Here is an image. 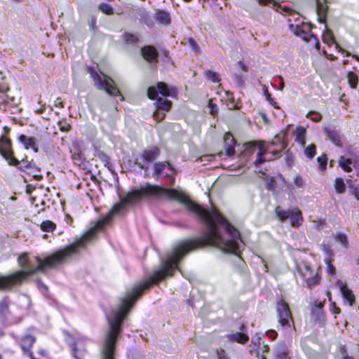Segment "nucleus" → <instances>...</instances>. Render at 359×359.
I'll return each instance as SVG.
<instances>
[{
    "instance_id": "nucleus-31",
    "label": "nucleus",
    "mask_w": 359,
    "mask_h": 359,
    "mask_svg": "<svg viewBox=\"0 0 359 359\" xmlns=\"http://www.w3.org/2000/svg\"><path fill=\"white\" fill-rule=\"evenodd\" d=\"M98 8L105 15L114 14V8L107 3H100Z\"/></svg>"
},
{
    "instance_id": "nucleus-56",
    "label": "nucleus",
    "mask_w": 359,
    "mask_h": 359,
    "mask_svg": "<svg viewBox=\"0 0 359 359\" xmlns=\"http://www.w3.org/2000/svg\"><path fill=\"white\" fill-rule=\"evenodd\" d=\"M329 36H333L330 33H328L326 36H323V42L327 43L330 46L332 43Z\"/></svg>"
},
{
    "instance_id": "nucleus-30",
    "label": "nucleus",
    "mask_w": 359,
    "mask_h": 359,
    "mask_svg": "<svg viewBox=\"0 0 359 359\" xmlns=\"http://www.w3.org/2000/svg\"><path fill=\"white\" fill-rule=\"evenodd\" d=\"M157 90L158 93L165 97H167L170 95V91L168 90V86L164 82H158L157 83Z\"/></svg>"
},
{
    "instance_id": "nucleus-9",
    "label": "nucleus",
    "mask_w": 359,
    "mask_h": 359,
    "mask_svg": "<svg viewBox=\"0 0 359 359\" xmlns=\"http://www.w3.org/2000/svg\"><path fill=\"white\" fill-rule=\"evenodd\" d=\"M67 342L71 346L72 355L76 359H82L86 354V349L83 346V341L82 339H78L74 341L69 334H67Z\"/></svg>"
},
{
    "instance_id": "nucleus-29",
    "label": "nucleus",
    "mask_w": 359,
    "mask_h": 359,
    "mask_svg": "<svg viewBox=\"0 0 359 359\" xmlns=\"http://www.w3.org/2000/svg\"><path fill=\"white\" fill-rule=\"evenodd\" d=\"M159 155V149L157 147H151L148 149H145L141 157H156Z\"/></svg>"
},
{
    "instance_id": "nucleus-49",
    "label": "nucleus",
    "mask_w": 359,
    "mask_h": 359,
    "mask_svg": "<svg viewBox=\"0 0 359 359\" xmlns=\"http://www.w3.org/2000/svg\"><path fill=\"white\" fill-rule=\"evenodd\" d=\"M327 264V272L329 275L333 276L335 273V268L334 266L331 264L330 261H327L326 262Z\"/></svg>"
},
{
    "instance_id": "nucleus-27",
    "label": "nucleus",
    "mask_w": 359,
    "mask_h": 359,
    "mask_svg": "<svg viewBox=\"0 0 359 359\" xmlns=\"http://www.w3.org/2000/svg\"><path fill=\"white\" fill-rule=\"evenodd\" d=\"M154 168V174L158 175L160 174L165 168H168L169 170H172L171 165L168 161H164L162 163H156L153 165Z\"/></svg>"
},
{
    "instance_id": "nucleus-18",
    "label": "nucleus",
    "mask_w": 359,
    "mask_h": 359,
    "mask_svg": "<svg viewBox=\"0 0 359 359\" xmlns=\"http://www.w3.org/2000/svg\"><path fill=\"white\" fill-rule=\"evenodd\" d=\"M340 291L341 295L345 301L351 306L355 302V295L351 290H350L346 285L341 283L340 285Z\"/></svg>"
},
{
    "instance_id": "nucleus-8",
    "label": "nucleus",
    "mask_w": 359,
    "mask_h": 359,
    "mask_svg": "<svg viewBox=\"0 0 359 359\" xmlns=\"http://www.w3.org/2000/svg\"><path fill=\"white\" fill-rule=\"evenodd\" d=\"M17 140L24 149L27 151L31 150L34 153L39 151V140L36 137L20 134L17 137Z\"/></svg>"
},
{
    "instance_id": "nucleus-53",
    "label": "nucleus",
    "mask_w": 359,
    "mask_h": 359,
    "mask_svg": "<svg viewBox=\"0 0 359 359\" xmlns=\"http://www.w3.org/2000/svg\"><path fill=\"white\" fill-rule=\"evenodd\" d=\"M208 107L210 109V114L213 116L216 115L218 111L217 107L215 104L209 103Z\"/></svg>"
},
{
    "instance_id": "nucleus-37",
    "label": "nucleus",
    "mask_w": 359,
    "mask_h": 359,
    "mask_svg": "<svg viewBox=\"0 0 359 359\" xmlns=\"http://www.w3.org/2000/svg\"><path fill=\"white\" fill-rule=\"evenodd\" d=\"M304 154L307 157H314L316 154L315 144H310L304 149Z\"/></svg>"
},
{
    "instance_id": "nucleus-50",
    "label": "nucleus",
    "mask_w": 359,
    "mask_h": 359,
    "mask_svg": "<svg viewBox=\"0 0 359 359\" xmlns=\"http://www.w3.org/2000/svg\"><path fill=\"white\" fill-rule=\"evenodd\" d=\"M236 67L238 70L242 72H246L248 69V67L242 61H238L236 63Z\"/></svg>"
},
{
    "instance_id": "nucleus-41",
    "label": "nucleus",
    "mask_w": 359,
    "mask_h": 359,
    "mask_svg": "<svg viewBox=\"0 0 359 359\" xmlns=\"http://www.w3.org/2000/svg\"><path fill=\"white\" fill-rule=\"evenodd\" d=\"M158 90L154 87V86H151L149 88H148L147 89V96L149 99L151 100H156V98L158 97Z\"/></svg>"
},
{
    "instance_id": "nucleus-54",
    "label": "nucleus",
    "mask_w": 359,
    "mask_h": 359,
    "mask_svg": "<svg viewBox=\"0 0 359 359\" xmlns=\"http://www.w3.org/2000/svg\"><path fill=\"white\" fill-rule=\"evenodd\" d=\"M217 357L218 359H228L226 353L221 349L219 351H217Z\"/></svg>"
},
{
    "instance_id": "nucleus-16",
    "label": "nucleus",
    "mask_w": 359,
    "mask_h": 359,
    "mask_svg": "<svg viewBox=\"0 0 359 359\" xmlns=\"http://www.w3.org/2000/svg\"><path fill=\"white\" fill-rule=\"evenodd\" d=\"M244 329L245 327L243 325L241 327V330L242 331V332H235L233 334H228V339L229 341L238 342L241 344L246 343L248 341L249 337L246 334L243 333Z\"/></svg>"
},
{
    "instance_id": "nucleus-3",
    "label": "nucleus",
    "mask_w": 359,
    "mask_h": 359,
    "mask_svg": "<svg viewBox=\"0 0 359 359\" xmlns=\"http://www.w3.org/2000/svg\"><path fill=\"white\" fill-rule=\"evenodd\" d=\"M87 71L90 74L91 79L93 80L97 89L104 90L109 95L118 97L121 100H123L124 97L119 90L112 85L111 83H114L112 79L107 77V79L102 81L94 67L88 66L87 67Z\"/></svg>"
},
{
    "instance_id": "nucleus-61",
    "label": "nucleus",
    "mask_w": 359,
    "mask_h": 359,
    "mask_svg": "<svg viewBox=\"0 0 359 359\" xmlns=\"http://www.w3.org/2000/svg\"><path fill=\"white\" fill-rule=\"evenodd\" d=\"M39 286L46 289V290L47 289V287L46 286V285H44L43 283H42L41 282H39Z\"/></svg>"
},
{
    "instance_id": "nucleus-24",
    "label": "nucleus",
    "mask_w": 359,
    "mask_h": 359,
    "mask_svg": "<svg viewBox=\"0 0 359 359\" xmlns=\"http://www.w3.org/2000/svg\"><path fill=\"white\" fill-rule=\"evenodd\" d=\"M122 40L128 45L135 46L139 42V38L128 32H124V34L121 36Z\"/></svg>"
},
{
    "instance_id": "nucleus-47",
    "label": "nucleus",
    "mask_w": 359,
    "mask_h": 359,
    "mask_svg": "<svg viewBox=\"0 0 359 359\" xmlns=\"http://www.w3.org/2000/svg\"><path fill=\"white\" fill-rule=\"evenodd\" d=\"M319 168L323 171L326 169L327 158H317Z\"/></svg>"
},
{
    "instance_id": "nucleus-51",
    "label": "nucleus",
    "mask_w": 359,
    "mask_h": 359,
    "mask_svg": "<svg viewBox=\"0 0 359 359\" xmlns=\"http://www.w3.org/2000/svg\"><path fill=\"white\" fill-rule=\"evenodd\" d=\"M261 341L262 337L259 334H257L256 335L252 337L251 341L255 346H259L261 344Z\"/></svg>"
},
{
    "instance_id": "nucleus-48",
    "label": "nucleus",
    "mask_w": 359,
    "mask_h": 359,
    "mask_svg": "<svg viewBox=\"0 0 359 359\" xmlns=\"http://www.w3.org/2000/svg\"><path fill=\"white\" fill-rule=\"evenodd\" d=\"M232 76H233V80L236 82V83L238 86H242L243 85L244 81L241 76H239L237 74H233L232 75Z\"/></svg>"
},
{
    "instance_id": "nucleus-34",
    "label": "nucleus",
    "mask_w": 359,
    "mask_h": 359,
    "mask_svg": "<svg viewBox=\"0 0 359 359\" xmlns=\"http://www.w3.org/2000/svg\"><path fill=\"white\" fill-rule=\"evenodd\" d=\"M262 90L264 95L265 96L266 100L270 103V104L273 106L275 109H278L279 107L278 104L271 98V95L269 90H267L266 86L264 85L262 86Z\"/></svg>"
},
{
    "instance_id": "nucleus-39",
    "label": "nucleus",
    "mask_w": 359,
    "mask_h": 359,
    "mask_svg": "<svg viewBox=\"0 0 359 359\" xmlns=\"http://www.w3.org/2000/svg\"><path fill=\"white\" fill-rule=\"evenodd\" d=\"M139 15L140 16L141 19L144 20V23L149 27V25L151 24V20L149 13L144 9H142L139 13Z\"/></svg>"
},
{
    "instance_id": "nucleus-59",
    "label": "nucleus",
    "mask_w": 359,
    "mask_h": 359,
    "mask_svg": "<svg viewBox=\"0 0 359 359\" xmlns=\"http://www.w3.org/2000/svg\"><path fill=\"white\" fill-rule=\"evenodd\" d=\"M264 162H265V158H257V160L255 162V164L256 167H257L258 165H261Z\"/></svg>"
},
{
    "instance_id": "nucleus-2",
    "label": "nucleus",
    "mask_w": 359,
    "mask_h": 359,
    "mask_svg": "<svg viewBox=\"0 0 359 359\" xmlns=\"http://www.w3.org/2000/svg\"><path fill=\"white\" fill-rule=\"evenodd\" d=\"M284 136V134L276 135L266 146L264 141L245 142L242 146V154L245 156H252L257 151L256 157H263L267 154L277 155L286 147Z\"/></svg>"
},
{
    "instance_id": "nucleus-12",
    "label": "nucleus",
    "mask_w": 359,
    "mask_h": 359,
    "mask_svg": "<svg viewBox=\"0 0 359 359\" xmlns=\"http://www.w3.org/2000/svg\"><path fill=\"white\" fill-rule=\"evenodd\" d=\"M223 141L226 155L228 156H233L235 154L236 141L232 134L229 132L226 133L224 135Z\"/></svg>"
},
{
    "instance_id": "nucleus-28",
    "label": "nucleus",
    "mask_w": 359,
    "mask_h": 359,
    "mask_svg": "<svg viewBox=\"0 0 359 359\" xmlns=\"http://www.w3.org/2000/svg\"><path fill=\"white\" fill-rule=\"evenodd\" d=\"M0 313L4 318H8L9 312V304L6 299H4L0 302Z\"/></svg>"
},
{
    "instance_id": "nucleus-5",
    "label": "nucleus",
    "mask_w": 359,
    "mask_h": 359,
    "mask_svg": "<svg viewBox=\"0 0 359 359\" xmlns=\"http://www.w3.org/2000/svg\"><path fill=\"white\" fill-rule=\"evenodd\" d=\"M275 212L281 221H285L287 218H290L291 225L293 227H299L302 224V212L298 208H294L286 211L283 210L280 206H278L276 208Z\"/></svg>"
},
{
    "instance_id": "nucleus-63",
    "label": "nucleus",
    "mask_w": 359,
    "mask_h": 359,
    "mask_svg": "<svg viewBox=\"0 0 359 359\" xmlns=\"http://www.w3.org/2000/svg\"><path fill=\"white\" fill-rule=\"evenodd\" d=\"M342 359H353V357L348 355H344Z\"/></svg>"
},
{
    "instance_id": "nucleus-55",
    "label": "nucleus",
    "mask_w": 359,
    "mask_h": 359,
    "mask_svg": "<svg viewBox=\"0 0 359 359\" xmlns=\"http://www.w3.org/2000/svg\"><path fill=\"white\" fill-rule=\"evenodd\" d=\"M266 334L272 339H275L277 336V333L274 330H268L266 331Z\"/></svg>"
},
{
    "instance_id": "nucleus-13",
    "label": "nucleus",
    "mask_w": 359,
    "mask_h": 359,
    "mask_svg": "<svg viewBox=\"0 0 359 359\" xmlns=\"http://www.w3.org/2000/svg\"><path fill=\"white\" fill-rule=\"evenodd\" d=\"M0 154L2 157H13L11 141L6 137L0 138Z\"/></svg>"
},
{
    "instance_id": "nucleus-20",
    "label": "nucleus",
    "mask_w": 359,
    "mask_h": 359,
    "mask_svg": "<svg viewBox=\"0 0 359 359\" xmlns=\"http://www.w3.org/2000/svg\"><path fill=\"white\" fill-rule=\"evenodd\" d=\"M327 9L326 6L319 1L316 2L317 20L319 23L323 24L325 22Z\"/></svg>"
},
{
    "instance_id": "nucleus-40",
    "label": "nucleus",
    "mask_w": 359,
    "mask_h": 359,
    "mask_svg": "<svg viewBox=\"0 0 359 359\" xmlns=\"http://www.w3.org/2000/svg\"><path fill=\"white\" fill-rule=\"evenodd\" d=\"M140 158H135V163L137 164L139 168L141 169H144L145 171H147L149 168V165L151 164V158H141L144 161V164H141L140 163L137 162Z\"/></svg>"
},
{
    "instance_id": "nucleus-25",
    "label": "nucleus",
    "mask_w": 359,
    "mask_h": 359,
    "mask_svg": "<svg viewBox=\"0 0 359 359\" xmlns=\"http://www.w3.org/2000/svg\"><path fill=\"white\" fill-rule=\"evenodd\" d=\"M334 189L337 194H344L346 191V186L341 177H337L334 180Z\"/></svg>"
},
{
    "instance_id": "nucleus-44",
    "label": "nucleus",
    "mask_w": 359,
    "mask_h": 359,
    "mask_svg": "<svg viewBox=\"0 0 359 359\" xmlns=\"http://www.w3.org/2000/svg\"><path fill=\"white\" fill-rule=\"evenodd\" d=\"M330 36V40L332 41V43L335 44V48L339 52H340L341 53H346V56L350 55L348 52L346 51L344 49H343L342 48L340 47V46L335 41L333 36Z\"/></svg>"
},
{
    "instance_id": "nucleus-1",
    "label": "nucleus",
    "mask_w": 359,
    "mask_h": 359,
    "mask_svg": "<svg viewBox=\"0 0 359 359\" xmlns=\"http://www.w3.org/2000/svg\"><path fill=\"white\" fill-rule=\"evenodd\" d=\"M128 314V292L121 299V304L117 309L111 311L107 316L109 330L107 333L102 349L101 359H114V352L118 334L121 330V325L123 319Z\"/></svg>"
},
{
    "instance_id": "nucleus-42",
    "label": "nucleus",
    "mask_w": 359,
    "mask_h": 359,
    "mask_svg": "<svg viewBox=\"0 0 359 359\" xmlns=\"http://www.w3.org/2000/svg\"><path fill=\"white\" fill-rule=\"evenodd\" d=\"M305 184V180L301 176H297L294 179L293 189L297 188H303Z\"/></svg>"
},
{
    "instance_id": "nucleus-26",
    "label": "nucleus",
    "mask_w": 359,
    "mask_h": 359,
    "mask_svg": "<svg viewBox=\"0 0 359 359\" xmlns=\"http://www.w3.org/2000/svg\"><path fill=\"white\" fill-rule=\"evenodd\" d=\"M171 107V102L163 98L158 97L156 99V108L168 111Z\"/></svg>"
},
{
    "instance_id": "nucleus-14",
    "label": "nucleus",
    "mask_w": 359,
    "mask_h": 359,
    "mask_svg": "<svg viewBox=\"0 0 359 359\" xmlns=\"http://www.w3.org/2000/svg\"><path fill=\"white\" fill-rule=\"evenodd\" d=\"M324 133L328 140L335 146L341 147V139L337 132L332 127L327 126L324 128Z\"/></svg>"
},
{
    "instance_id": "nucleus-35",
    "label": "nucleus",
    "mask_w": 359,
    "mask_h": 359,
    "mask_svg": "<svg viewBox=\"0 0 359 359\" xmlns=\"http://www.w3.org/2000/svg\"><path fill=\"white\" fill-rule=\"evenodd\" d=\"M262 178L265 182V187L269 190L274 189V180L264 173H262Z\"/></svg>"
},
{
    "instance_id": "nucleus-33",
    "label": "nucleus",
    "mask_w": 359,
    "mask_h": 359,
    "mask_svg": "<svg viewBox=\"0 0 359 359\" xmlns=\"http://www.w3.org/2000/svg\"><path fill=\"white\" fill-rule=\"evenodd\" d=\"M348 82L351 88H355L358 85V76L352 72L347 74Z\"/></svg>"
},
{
    "instance_id": "nucleus-19",
    "label": "nucleus",
    "mask_w": 359,
    "mask_h": 359,
    "mask_svg": "<svg viewBox=\"0 0 359 359\" xmlns=\"http://www.w3.org/2000/svg\"><path fill=\"white\" fill-rule=\"evenodd\" d=\"M334 241L340 244L342 248L347 250L349 248V241L347 235L342 231H337L333 234Z\"/></svg>"
},
{
    "instance_id": "nucleus-7",
    "label": "nucleus",
    "mask_w": 359,
    "mask_h": 359,
    "mask_svg": "<svg viewBox=\"0 0 359 359\" xmlns=\"http://www.w3.org/2000/svg\"><path fill=\"white\" fill-rule=\"evenodd\" d=\"M5 160L8 165L15 166L20 170L27 172L34 177L36 175V172L38 171L36 166L29 161L27 158H22L21 161H19L18 158H5Z\"/></svg>"
},
{
    "instance_id": "nucleus-22",
    "label": "nucleus",
    "mask_w": 359,
    "mask_h": 359,
    "mask_svg": "<svg viewBox=\"0 0 359 359\" xmlns=\"http://www.w3.org/2000/svg\"><path fill=\"white\" fill-rule=\"evenodd\" d=\"M306 134V130L303 126H297L295 130V141L301 144L302 147H305V137Z\"/></svg>"
},
{
    "instance_id": "nucleus-6",
    "label": "nucleus",
    "mask_w": 359,
    "mask_h": 359,
    "mask_svg": "<svg viewBox=\"0 0 359 359\" xmlns=\"http://www.w3.org/2000/svg\"><path fill=\"white\" fill-rule=\"evenodd\" d=\"M276 311L278 323L283 328H290V323H293L292 314L288 304L283 299L277 303Z\"/></svg>"
},
{
    "instance_id": "nucleus-57",
    "label": "nucleus",
    "mask_w": 359,
    "mask_h": 359,
    "mask_svg": "<svg viewBox=\"0 0 359 359\" xmlns=\"http://www.w3.org/2000/svg\"><path fill=\"white\" fill-rule=\"evenodd\" d=\"M54 105L55 107H60V108H62L63 107V104H62V102L61 101L60 98H57L54 101Z\"/></svg>"
},
{
    "instance_id": "nucleus-60",
    "label": "nucleus",
    "mask_w": 359,
    "mask_h": 359,
    "mask_svg": "<svg viewBox=\"0 0 359 359\" xmlns=\"http://www.w3.org/2000/svg\"><path fill=\"white\" fill-rule=\"evenodd\" d=\"M353 195L355 198L359 201V188H355L353 189Z\"/></svg>"
},
{
    "instance_id": "nucleus-4",
    "label": "nucleus",
    "mask_w": 359,
    "mask_h": 359,
    "mask_svg": "<svg viewBox=\"0 0 359 359\" xmlns=\"http://www.w3.org/2000/svg\"><path fill=\"white\" fill-rule=\"evenodd\" d=\"M297 269L309 288H312L320 283L321 280L320 267L313 269L308 262H302L297 265Z\"/></svg>"
},
{
    "instance_id": "nucleus-15",
    "label": "nucleus",
    "mask_w": 359,
    "mask_h": 359,
    "mask_svg": "<svg viewBox=\"0 0 359 359\" xmlns=\"http://www.w3.org/2000/svg\"><path fill=\"white\" fill-rule=\"evenodd\" d=\"M154 19L161 25H169L171 22L170 13L164 10L158 11L154 14Z\"/></svg>"
},
{
    "instance_id": "nucleus-45",
    "label": "nucleus",
    "mask_w": 359,
    "mask_h": 359,
    "mask_svg": "<svg viewBox=\"0 0 359 359\" xmlns=\"http://www.w3.org/2000/svg\"><path fill=\"white\" fill-rule=\"evenodd\" d=\"M222 47L226 52H228V53L229 54V55L231 57H236L238 51H237V50H235L234 48H231V47L227 46H223Z\"/></svg>"
},
{
    "instance_id": "nucleus-52",
    "label": "nucleus",
    "mask_w": 359,
    "mask_h": 359,
    "mask_svg": "<svg viewBox=\"0 0 359 359\" xmlns=\"http://www.w3.org/2000/svg\"><path fill=\"white\" fill-rule=\"evenodd\" d=\"M269 351V347L268 345H264L263 347H262V355H259V352H257V356L260 358V359H266V357L264 355V353H268Z\"/></svg>"
},
{
    "instance_id": "nucleus-17",
    "label": "nucleus",
    "mask_w": 359,
    "mask_h": 359,
    "mask_svg": "<svg viewBox=\"0 0 359 359\" xmlns=\"http://www.w3.org/2000/svg\"><path fill=\"white\" fill-rule=\"evenodd\" d=\"M339 166L345 171V172H351L352 170V167L358 170V163L356 161V158H340L339 161Z\"/></svg>"
},
{
    "instance_id": "nucleus-58",
    "label": "nucleus",
    "mask_w": 359,
    "mask_h": 359,
    "mask_svg": "<svg viewBox=\"0 0 359 359\" xmlns=\"http://www.w3.org/2000/svg\"><path fill=\"white\" fill-rule=\"evenodd\" d=\"M332 311L333 313L334 314H339L340 313V309L337 307L336 305H335V303H332Z\"/></svg>"
},
{
    "instance_id": "nucleus-38",
    "label": "nucleus",
    "mask_w": 359,
    "mask_h": 359,
    "mask_svg": "<svg viewBox=\"0 0 359 359\" xmlns=\"http://www.w3.org/2000/svg\"><path fill=\"white\" fill-rule=\"evenodd\" d=\"M188 43L190 49L194 53H200L201 48L197 42L191 37L188 39Z\"/></svg>"
},
{
    "instance_id": "nucleus-21",
    "label": "nucleus",
    "mask_w": 359,
    "mask_h": 359,
    "mask_svg": "<svg viewBox=\"0 0 359 359\" xmlns=\"http://www.w3.org/2000/svg\"><path fill=\"white\" fill-rule=\"evenodd\" d=\"M35 341V338L29 334L25 335L24 337H22L20 342V346L23 351L27 352L31 351V348Z\"/></svg>"
},
{
    "instance_id": "nucleus-46",
    "label": "nucleus",
    "mask_w": 359,
    "mask_h": 359,
    "mask_svg": "<svg viewBox=\"0 0 359 359\" xmlns=\"http://www.w3.org/2000/svg\"><path fill=\"white\" fill-rule=\"evenodd\" d=\"M258 2L261 6H269L270 7H274L277 5V3L273 0H259Z\"/></svg>"
},
{
    "instance_id": "nucleus-32",
    "label": "nucleus",
    "mask_w": 359,
    "mask_h": 359,
    "mask_svg": "<svg viewBox=\"0 0 359 359\" xmlns=\"http://www.w3.org/2000/svg\"><path fill=\"white\" fill-rule=\"evenodd\" d=\"M41 229L43 231L50 232L55 229V224L50 220H46L41 224Z\"/></svg>"
},
{
    "instance_id": "nucleus-36",
    "label": "nucleus",
    "mask_w": 359,
    "mask_h": 359,
    "mask_svg": "<svg viewBox=\"0 0 359 359\" xmlns=\"http://www.w3.org/2000/svg\"><path fill=\"white\" fill-rule=\"evenodd\" d=\"M205 76L208 80H210L214 83L219 81V75L215 72L208 70L205 72Z\"/></svg>"
},
{
    "instance_id": "nucleus-62",
    "label": "nucleus",
    "mask_w": 359,
    "mask_h": 359,
    "mask_svg": "<svg viewBox=\"0 0 359 359\" xmlns=\"http://www.w3.org/2000/svg\"><path fill=\"white\" fill-rule=\"evenodd\" d=\"M263 120L266 122L267 121V116L266 114H263L262 116Z\"/></svg>"
},
{
    "instance_id": "nucleus-23",
    "label": "nucleus",
    "mask_w": 359,
    "mask_h": 359,
    "mask_svg": "<svg viewBox=\"0 0 359 359\" xmlns=\"http://www.w3.org/2000/svg\"><path fill=\"white\" fill-rule=\"evenodd\" d=\"M275 355L276 359H290L288 356V350L283 344L276 346Z\"/></svg>"
},
{
    "instance_id": "nucleus-11",
    "label": "nucleus",
    "mask_w": 359,
    "mask_h": 359,
    "mask_svg": "<svg viewBox=\"0 0 359 359\" xmlns=\"http://www.w3.org/2000/svg\"><path fill=\"white\" fill-rule=\"evenodd\" d=\"M140 51L143 58L147 62L151 63L158 60L159 54L157 49L153 46H144L141 48Z\"/></svg>"
},
{
    "instance_id": "nucleus-64",
    "label": "nucleus",
    "mask_w": 359,
    "mask_h": 359,
    "mask_svg": "<svg viewBox=\"0 0 359 359\" xmlns=\"http://www.w3.org/2000/svg\"><path fill=\"white\" fill-rule=\"evenodd\" d=\"M4 331H3L1 329H0V337H4Z\"/></svg>"
},
{
    "instance_id": "nucleus-10",
    "label": "nucleus",
    "mask_w": 359,
    "mask_h": 359,
    "mask_svg": "<svg viewBox=\"0 0 359 359\" xmlns=\"http://www.w3.org/2000/svg\"><path fill=\"white\" fill-rule=\"evenodd\" d=\"M290 30L291 32L297 36L300 37L305 41H310L312 39L315 43L316 48L320 46L319 41L316 35L310 32L304 31L300 26L299 25H290Z\"/></svg>"
},
{
    "instance_id": "nucleus-43",
    "label": "nucleus",
    "mask_w": 359,
    "mask_h": 359,
    "mask_svg": "<svg viewBox=\"0 0 359 359\" xmlns=\"http://www.w3.org/2000/svg\"><path fill=\"white\" fill-rule=\"evenodd\" d=\"M307 117H309L312 121L315 122H318L320 121L322 116L320 114L314 112V111H309L307 115Z\"/></svg>"
}]
</instances>
